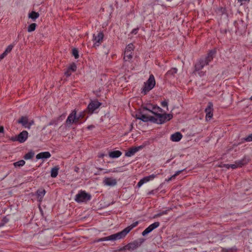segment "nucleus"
Wrapping results in <instances>:
<instances>
[{
    "label": "nucleus",
    "mask_w": 252,
    "mask_h": 252,
    "mask_svg": "<svg viewBox=\"0 0 252 252\" xmlns=\"http://www.w3.org/2000/svg\"><path fill=\"white\" fill-rule=\"evenodd\" d=\"M103 183L105 186L113 187L117 183V180L113 177H104Z\"/></svg>",
    "instance_id": "10"
},
{
    "label": "nucleus",
    "mask_w": 252,
    "mask_h": 252,
    "mask_svg": "<svg viewBox=\"0 0 252 252\" xmlns=\"http://www.w3.org/2000/svg\"><path fill=\"white\" fill-rule=\"evenodd\" d=\"M118 172V170H109V171H107L106 172H105V173H109V172Z\"/></svg>",
    "instance_id": "49"
},
{
    "label": "nucleus",
    "mask_w": 252,
    "mask_h": 252,
    "mask_svg": "<svg viewBox=\"0 0 252 252\" xmlns=\"http://www.w3.org/2000/svg\"><path fill=\"white\" fill-rule=\"evenodd\" d=\"M36 24L35 23H32L28 27V32H32L35 30Z\"/></svg>",
    "instance_id": "28"
},
{
    "label": "nucleus",
    "mask_w": 252,
    "mask_h": 252,
    "mask_svg": "<svg viewBox=\"0 0 252 252\" xmlns=\"http://www.w3.org/2000/svg\"><path fill=\"white\" fill-rule=\"evenodd\" d=\"M108 155L110 158H115L120 157L122 155V153L120 151L117 150L109 152Z\"/></svg>",
    "instance_id": "22"
},
{
    "label": "nucleus",
    "mask_w": 252,
    "mask_h": 252,
    "mask_svg": "<svg viewBox=\"0 0 252 252\" xmlns=\"http://www.w3.org/2000/svg\"><path fill=\"white\" fill-rule=\"evenodd\" d=\"M177 72V69L176 68H173L169 70L166 74V76L174 75Z\"/></svg>",
    "instance_id": "29"
},
{
    "label": "nucleus",
    "mask_w": 252,
    "mask_h": 252,
    "mask_svg": "<svg viewBox=\"0 0 252 252\" xmlns=\"http://www.w3.org/2000/svg\"><path fill=\"white\" fill-rule=\"evenodd\" d=\"M13 47V45H9V46H8L7 47V48H6V49L4 51V52H3V53L5 54V55L6 56L8 53H9L11 52Z\"/></svg>",
    "instance_id": "33"
},
{
    "label": "nucleus",
    "mask_w": 252,
    "mask_h": 252,
    "mask_svg": "<svg viewBox=\"0 0 252 252\" xmlns=\"http://www.w3.org/2000/svg\"><path fill=\"white\" fill-rule=\"evenodd\" d=\"M157 117V123L158 124H161L171 120L173 118V115L171 114H159Z\"/></svg>",
    "instance_id": "4"
},
{
    "label": "nucleus",
    "mask_w": 252,
    "mask_h": 252,
    "mask_svg": "<svg viewBox=\"0 0 252 252\" xmlns=\"http://www.w3.org/2000/svg\"><path fill=\"white\" fill-rule=\"evenodd\" d=\"M126 251V246L121 247V248L118 249L117 250H116L117 252Z\"/></svg>",
    "instance_id": "40"
},
{
    "label": "nucleus",
    "mask_w": 252,
    "mask_h": 252,
    "mask_svg": "<svg viewBox=\"0 0 252 252\" xmlns=\"http://www.w3.org/2000/svg\"><path fill=\"white\" fill-rule=\"evenodd\" d=\"M25 164V161L24 160H21L15 162L13 163L15 167H20L23 166Z\"/></svg>",
    "instance_id": "32"
},
{
    "label": "nucleus",
    "mask_w": 252,
    "mask_h": 252,
    "mask_svg": "<svg viewBox=\"0 0 252 252\" xmlns=\"http://www.w3.org/2000/svg\"><path fill=\"white\" fill-rule=\"evenodd\" d=\"M244 139H245V141H246L247 142H251V141H252V133L250 134V135H249Z\"/></svg>",
    "instance_id": "38"
},
{
    "label": "nucleus",
    "mask_w": 252,
    "mask_h": 252,
    "mask_svg": "<svg viewBox=\"0 0 252 252\" xmlns=\"http://www.w3.org/2000/svg\"><path fill=\"white\" fill-rule=\"evenodd\" d=\"M206 65L203 59H200L195 65V71H197L203 68Z\"/></svg>",
    "instance_id": "20"
},
{
    "label": "nucleus",
    "mask_w": 252,
    "mask_h": 252,
    "mask_svg": "<svg viewBox=\"0 0 252 252\" xmlns=\"http://www.w3.org/2000/svg\"><path fill=\"white\" fill-rule=\"evenodd\" d=\"M132 53H133L129 52V51H125L124 56L125 61H129L132 58Z\"/></svg>",
    "instance_id": "24"
},
{
    "label": "nucleus",
    "mask_w": 252,
    "mask_h": 252,
    "mask_svg": "<svg viewBox=\"0 0 252 252\" xmlns=\"http://www.w3.org/2000/svg\"><path fill=\"white\" fill-rule=\"evenodd\" d=\"M161 104L162 107H167L168 106V103L166 101L161 102Z\"/></svg>",
    "instance_id": "41"
},
{
    "label": "nucleus",
    "mask_w": 252,
    "mask_h": 252,
    "mask_svg": "<svg viewBox=\"0 0 252 252\" xmlns=\"http://www.w3.org/2000/svg\"><path fill=\"white\" fill-rule=\"evenodd\" d=\"M18 123L21 124L23 126L26 128H30L32 125L34 123L32 120H29L27 117H22L18 121Z\"/></svg>",
    "instance_id": "5"
},
{
    "label": "nucleus",
    "mask_w": 252,
    "mask_h": 252,
    "mask_svg": "<svg viewBox=\"0 0 252 252\" xmlns=\"http://www.w3.org/2000/svg\"><path fill=\"white\" fill-rule=\"evenodd\" d=\"M220 167H224L227 169H229V168H230V164H224L222 166H221Z\"/></svg>",
    "instance_id": "47"
},
{
    "label": "nucleus",
    "mask_w": 252,
    "mask_h": 252,
    "mask_svg": "<svg viewBox=\"0 0 252 252\" xmlns=\"http://www.w3.org/2000/svg\"><path fill=\"white\" fill-rule=\"evenodd\" d=\"M145 109L151 112L156 116H157L160 112H162V109L157 106H151V107L149 106Z\"/></svg>",
    "instance_id": "13"
},
{
    "label": "nucleus",
    "mask_w": 252,
    "mask_h": 252,
    "mask_svg": "<svg viewBox=\"0 0 252 252\" xmlns=\"http://www.w3.org/2000/svg\"><path fill=\"white\" fill-rule=\"evenodd\" d=\"M101 103L97 100H92L89 104L87 109L89 113H93L95 110L98 109L101 105Z\"/></svg>",
    "instance_id": "8"
},
{
    "label": "nucleus",
    "mask_w": 252,
    "mask_h": 252,
    "mask_svg": "<svg viewBox=\"0 0 252 252\" xmlns=\"http://www.w3.org/2000/svg\"><path fill=\"white\" fill-rule=\"evenodd\" d=\"M46 191L43 189H39L37 191V198L39 201H41L42 199L44 196Z\"/></svg>",
    "instance_id": "23"
},
{
    "label": "nucleus",
    "mask_w": 252,
    "mask_h": 252,
    "mask_svg": "<svg viewBox=\"0 0 252 252\" xmlns=\"http://www.w3.org/2000/svg\"><path fill=\"white\" fill-rule=\"evenodd\" d=\"M138 224V221H135L130 225L127 226L120 232L114 234L110 236L98 239L95 240V242H99L106 241H114L124 238L127 234Z\"/></svg>",
    "instance_id": "1"
},
{
    "label": "nucleus",
    "mask_w": 252,
    "mask_h": 252,
    "mask_svg": "<svg viewBox=\"0 0 252 252\" xmlns=\"http://www.w3.org/2000/svg\"><path fill=\"white\" fill-rule=\"evenodd\" d=\"M77 117L80 119H82L84 117V112H81L80 113L78 116Z\"/></svg>",
    "instance_id": "45"
},
{
    "label": "nucleus",
    "mask_w": 252,
    "mask_h": 252,
    "mask_svg": "<svg viewBox=\"0 0 252 252\" xmlns=\"http://www.w3.org/2000/svg\"><path fill=\"white\" fill-rule=\"evenodd\" d=\"M91 198V196L90 194L87 193L84 190H80L75 195V200L78 203L86 202L90 200Z\"/></svg>",
    "instance_id": "2"
},
{
    "label": "nucleus",
    "mask_w": 252,
    "mask_h": 252,
    "mask_svg": "<svg viewBox=\"0 0 252 252\" xmlns=\"http://www.w3.org/2000/svg\"><path fill=\"white\" fill-rule=\"evenodd\" d=\"M206 112V121L210 120L213 116V104L211 102L208 103L207 108L205 109Z\"/></svg>",
    "instance_id": "9"
},
{
    "label": "nucleus",
    "mask_w": 252,
    "mask_h": 252,
    "mask_svg": "<svg viewBox=\"0 0 252 252\" xmlns=\"http://www.w3.org/2000/svg\"><path fill=\"white\" fill-rule=\"evenodd\" d=\"M5 56H6V55H5V54H4L3 53L2 54H1V55H0V61L2 59H3L5 57Z\"/></svg>",
    "instance_id": "48"
},
{
    "label": "nucleus",
    "mask_w": 252,
    "mask_h": 252,
    "mask_svg": "<svg viewBox=\"0 0 252 252\" xmlns=\"http://www.w3.org/2000/svg\"><path fill=\"white\" fill-rule=\"evenodd\" d=\"M134 50V46L132 44L130 43L127 45L126 47L125 51H129V52L133 53Z\"/></svg>",
    "instance_id": "30"
},
{
    "label": "nucleus",
    "mask_w": 252,
    "mask_h": 252,
    "mask_svg": "<svg viewBox=\"0 0 252 252\" xmlns=\"http://www.w3.org/2000/svg\"><path fill=\"white\" fill-rule=\"evenodd\" d=\"M59 168L58 167H55L51 169V176L53 178H55L58 174V171Z\"/></svg>",
    "instance_id": "25"
},
{
    "label": "nucleus",
    "mask_w": 252,
    "mask_h": 252,
    "mask_svg": "<svg viewBox=\"0 0 252 252\" xmlns=\"http://www.w3.org/2000/svg\"><path fill=\"white\" fill-rule=\"evenodd\" d=\"M157 177V175L152 174L150 176L145 177L141 179L139 182L137 183V186L140 188L144 184L150 181L153 180L155 178Z\"/></svg>",
    "instance_id": "11"
},
{
    "label": "nucleus",
    "mask_w": 252,
    "mask_h": 252,
    "mask_svg": "<svg viewBox=\"0 0 252 252\" xmlns=\"http://www.w3.org/2000/svg\"><path fill=\"white\" fill-rule=\"evenodd\" d=\"M71 74V71L69 70V69H67V70L65 72V75L67 76V77H68L69 76H70V75Z\"/></svg>",
    "instance_id": "42"
},
{
    "label": "nucleus",
    "mask_w": 252,
    "mask_h": 252,
    "mask_svg": "<svg viewBox=\"0 0 252 252\" xmlns=\"http://www.w3.org/2000/svg\"><path fill=\"white\" fill-rule=\"evenodd\" d=\"M250 0H238V1L239 2H243V1H247V2H249L250 1Z\"/></svg>",
    "instance_id": "51"
},
{
    "label": "nucleus",
    "mask_w": 252,
    "mask_h": 252,
    "mask_svg": "<svg viewBox=\"0 0 252 252\" xmlns=\"http://www.w3.org/2000/svg\"><path fill=\"white\" fill-rule=\"evenodd\" d=\"M156 84L155 77L153 74H151L148 80L145 83V86L143 89L142 93L146 94L147 92L152 90Z\"/></svg>",
    "instance_id": "3"
},
{
    "label": "nucleus",
    "mask_w": 252,
    "mask_h": 252,
    "mask_svg": "<svg viewBox=\"0 0 252 252\" xmlns=\"http://www.w3.org/2000/svg\"><path fill=\"white\" fill-rule=\"evenodd\" d=\"M138 29H139L138 28H136V29H133L131 32V33H132L133 34H136L138 32Z\"/></svg>",
    "instance_id": "44"
},
{
    "label": "nucleus",
    "mask_w": 252,
    "mask_h": 252,
    "mask_svg": "<svg viewBox=\"0 0 252 252\" xmlns=\"http://www.w3.org/2000/svg\"><path fill=\"white\" fill-rule=\"evenodd\" d=\"M182 134L179 132H177L171 135L170 139L172 141L178 142L182 139Z\"/></svg>",
    "instance_id": "19"
},
{
    "label": "nucleus",
    "mask_w": 252,
    "mask_h": 252,
    "mask_svg": "<svg viewBox=\"0 0 252 252\" xmlns=\"http://www.w3.org/2000/svg\"><path fill=\"white\" fill-rule=\"evenodd\" d=\"M76 115V111L74 110L67 117V119L66 121V123L67 125H71L74 123Z\"/></svg>",
    "instance_id": "17"
},
{
    "label": "nucleus",
    "mask_w": 252,
    "mask_h": 252,
    "mask_svg": "<svg viewBox=\"0 0 252 252\" xmlns=\"http://www.w3.org/2000/svg\"><path fill=\"white\" fill-rule=\"evenodd\" d=\"M159 225V222H155L150 225H149L147 228H146L142 233V234L143 236H146L151 231H152L154 229L158 227Z\"/></svg>",
    "instance_id": "12"
},
{
    "label": "nucleus",
    "mask_w": 252,
    "mask_h": 252,
    "mask_svg": "<svg viewBox=\"0 0 252 252\" xmlns=\"http://www.w3.org/2000/svg\"><path fill=\"white\" fill-rule=\"evenodd\" d=\"M104 35L102 32H99L96 34H94L93 41L94 47L99 46L102 42Z\"/></svg>",
    "instance_id": "7"
},
{
    "label": "nucleus",
    "mask_w": 252,
    "mask_h": 252,
    "mask_svg": "<svg viewBox=\"0 0 252 252\" xmlns=\"http://www.w3.org/2000/svg\"><path fill=\"white\" fill-rule=\"evenodd\" d=\"M39 16V14L35 11H32L29 14V18L32 19L33 20H35Z\"/></svg>",
    "instance_id": "26"
},
{
    "label": "nucleus",
    "mask_w": 252,
    "mask_h": 252,
    "mask_svg": "<svg viewBox=\"0 0 252 252\" xmlns=\"http://www.w3.org/2000/svg\"><path fill=\"white\" fill-rule=\"evenodd\" d=\"M153 117H149L146 116L145 115H141L140 117H138V119L143 121V122H148L149 120H152L153 119Z\"/></svg>",
    "instance_id": "27"
},
{
    "label": "nucleus",
    "mask_w": 252,
    "mask_h": 252,
    "mask_svg": "<svg viewBox=\"0 0 252 252\" xmlns=\"http://www.w3.org/2000/svg\"><path fill=\"white\" fill-rule=\"evenodd\" d=\"M182 171H183V170H179V171H177V172L175 173V174H174L173 175H172L170 178H169V179H168L167 181H168V182H169V181H171V180H172V179L173 178H175L177 176H178V175H179Z\"/></svg>",
    "instance_id": "35"
},
{
    "label": "nucleus",
    "mask_w": 252,
    "mask_h": 252,
    "mask_svg": "<svg viewBox=\"0 0 252 252\" xmlns=\"http://www.w3.org/2000/svg\"><path fill=\"white\" fill-rule=\"evenodd\" d=\"M34 156V153L32 152H30L26 154L24 156V158L26 160L30 159L33 158Z\"/></svg>",
    "instance_id": "31"
},
{
    "label": "nucleus",
    "mask_w": 252,
    "mask_h": 252,
    "mask_svg": "<svg viewBox=\"0 0 252 252\" xmlns=\"http://www.w3.org/2000/svg\"><path fill=\"white\" fill-rule=\"evenodd\" d=\"M71 72H74L76 70V65L75 63L71 64L68 68Z\"/></svg>",
    "instance_id": "36"
},
{
    "label": "nucleus",
    "mask_w": 252,
    "mask_h": 252,
    "mask_svg": "<svg viewBox=\"0 0 252 252\" xmlns=\"http://www.w3.org/2000/svg\"><path fill=\"white\" fill-rule=\"evenodd\" d=\"M4 131V128L3 126H0V133H2Z\"/></svg>",
    "instance_id": "50"
},
{
    "label": "nucleus",
    "mask_w": 252,
    "mask_h": 252,
    "mask_svg": "<svg viewBox=\"0 0 252 252\" xmlns=\"http://www.w3.org/2000/svg\"><path fill=\"white\" fill-rule=\"evenodd\" d=\"M167 211H163L162 212L159 213L158 214H157L155 215L154 217V218L160 217L163 215L166 214H167Z\"/></svg>",
    "instance_id": "39"
},
{
    "label": "nucleus",
    "mask_w": 252,
    "mask_h": 252,
    "mask_svg": "<svg viewBox=\"0 0 252 252\" xmlns=\"http://www.w3.org/2000/svg\"><path fill=\"white\" fill-rule=\"evenodd\" d=\"M51 157V154L49 152H41L38 154L36 158L37 159H43L49 158Z\"/></svg>",
    "instance_id": "21"
},
{
    "label": "nucleus",
    "mask_w": 252,
    "mask_h": 252,
    "mask_svg": "<svg viewBox=\"0 0 252 252\" xmlns=\"http://www.w3.org/2000/svg\"><path fill=\"white\" fill-rule=\"evenodd\" d=\"M105 155L104 154H100L98 157L99 158H103Z\"/></svg>",
    "instance_id": "52"
},
{
    "label": "nucleus",
    "mask_w": 252,
    "mask_h": 252,
    "mask_svg": "<svg viewBox=\"0 0 252 252\" xmlns=\"http://www.w3.org/2000/svg\"><path fill=\"white\" fill-rule=\"evenodd\" d=\"M93 127H94V126H89L88 127V129H91V128H93Z\"/></svg>",
    "instance_id": "53"
},
{
    "label": "nucleus",
    "mask_w": 252,
    "mask_h": 252,
    "mask_svg": "<svg viewBox=\"0 0 252 252\" xmlns=\"http://www.w3.org/2000/svg\"><path fill=\"white\" fill-rule=\"evenodd\" d=\"M18 141L20 143L24 142L28 138V132L27 131H23L20 133L17 136Z\"/></svg>",
    "instance_id": "14"
},
{
    "label": "nucleus",
    "mask_w": 252,
    "mask_h": 252,
    "mask_svg": "<svg viewBox=\"0 0 252 252\" xmlns=\"http://www.w3.org/2000/svg\"><path fill=\"white\" fill-rule=\"evenodd\" d=\"M80 120V119L76 115H75V120H74V123H75V124L79 123Z\"/></svg>",
    "instance_id": "43"
},
{
    "label": "nucleus",
    "mask_w": 252,
    "mask_h": 252,
    "mask_svg": "<svg viewBox=\"0 0 252 252\" xmlns=\"http://www.w3.org/2000/svg\"><path fill=\"white\" fill-rule=\"evenodd\" d=\"M249 161V159L246 157H244L242 159L236 161L234 164H230V168L235 169L241 167L244 165L247 164Z\"/></svg>",
    "instance_id": "6"
},
{
    "label": "nucleus",
    "mask_w": 252,
    "mask_h": 252,
    "mask_svg": "<svg viewBox=\"0 0 252 252\" xmlns=\"http://www.w3.org/2000/svg\"><path fill=\"white\" fill-rule=\"evenodd\" d=\"M215 53V51H210L207 54V57L204 59H203L206 65L208 64L213 60Z\"/></svg>",
    "instance_id": "18"
},
{
    "label": "nucleus",
    "mask_w": 252,
    "mask_h": 252,
    "mask_svg": "<svg viewBox=\"0 0 252 252\" xmlns=\"http://www.w3.org/2000/svg\"><path fill=\"white\" fill-rule=\"evenodd\" d=\"M141 147H132L130 148L126 153L125 156L127 157H130L133 156L136 152H137Z\"/></svg>",
    "instance_id": "15"
},
{
    "label": "nucleus",
    "mask_w": 252,
    "mask_h": 252,
    "mask_svg": "<svg viewBox=\"0 0 252 252\" xmlns=\"http://www.w3.org/2000/svg\"><path fill=\"white\" fill-rule=\"evenodd\" d=\"M72 54L74 56L75 59H77L79 57L78 51L76 48L72 49Z\"/></svg>",
    "instance_id": "37"
},
{
    "label": "nucleus",
    "mask_w": 252,
    "mask_h": 252,
    "mask_svg": "<svg viewBox=\"0 0 252 252\" xmlns=\"http://www.w3.org/2000/svg\"><path fill=\"white\" fill-rule=\"evenodd\" d=\"M10 140L12 141H18V138L17 136L13 137L10 138Z\"/></svg>",
    "instance_id": "46"
},
{
    "label": "nucleus",
    "mask_w": 252,
    "mask_h": 252,
    "mask_svg": "<svg viewBox=\"0 0 252 252\" xmlns=\"http://www.w3.org/2000/svg\"><path fill=\"white\" fill-rule=\"evenodd\" d=\"M236 249L234 248H231L229 249H223L221 250V252H236Z\"/></svg>",
    "instance_id": "34"
},
{
    "label": "nucleus",
    "mask_w": 252,
    "mask_h": 252,
    "mask_svg": "<svg viewBox=\"0 0 252 252\" xmlns=\"http://www.w3.org/2000/svg\"><path fill=\"white\" fill-rule=\"evenodd\" d=\"M138 246V243L137 241H133L126 245V251H132L136 249Z\"/></svg>",
    "instance_id": "16"
}]
</instances>
